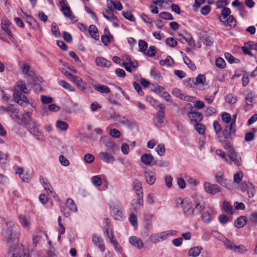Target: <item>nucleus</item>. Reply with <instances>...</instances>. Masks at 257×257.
Instances as JSON below:
<instances>
[{
  "mask_svg": "<svg viewBox=\"0 0 257 257\" xmlns=\"http://www.w3.org/2000/svg\"><path fill=\"white\" fill-rule=\"evenodd\" d=\"M28 92L25 83L23 80H19L15 87L13 94L15 101L23 107H27L29 103L28 99L25 96H22V94Z\"/></svg>",
  "mask_w": 257,
  "mask_h": 257,
  "instance_id": "1",
  "label": "nucleus"
},
{
  "mask_svg": "<svg viewBox=\"0 0 257 257\" xmlns=\"http://www.w3.org/2000/svg\"><path fill=\"white\" fill-rule=\"evenodd\" d=\"M230 9L224 7L221 11L219 19L225 26L233 28L236 26V21L233 16L230 15Z\"/></svg>",
  "mask_w": 257,
  "mask_h": 257,
  "instance_id": "2",
  "label": "nucleus"
},
{
  "mask_svg": "<svg viewBox=\"0 0 257 257\" xmlns=\"http://www.w3.org/2000/svg\"><path fill=\"white\" fill-rule=\"evenodd\" d=\"M176 232L177 231L175 230H169L153 233L150 236V241L153 243L159 242L175 235Z\"/></svg>",
  "mask_w": 257,
  "mask_h": 257,
  "instance_id": "3",
  "label": "nucleus"
},
{
  "mask_svg": "<svg viewBox=\"0 0 257 257\" xmlns=\"http://www.w3.org/2000/svg\"><path fill=\"white\" fill-rule=\"evenodd\" d=\"M111 214L116 220H121L123 217L122 205L118 202L113 203L110 207Z\"/></svg>",
  "mask_w": 257,
  "mask_h": 257,
  "instance_id": "4",
  "label": "nucleus"
},
{
  "mask_svg": "<svg viewBox=\"0 0 257 257\" xmlns=\"http://www.w3.org/2000/svg\"><path fill=\"white\" fill-rule=\"evenodd\" d=\"M177 204H180L183 212L185 215H193V208L190 202L187 199L182 200L181 198H178L176 200Z\"/></svg>",
  "mask_w": 257,
  "mask_h": 257,
  "instance_id": "5",
  "label": "nucleus"
},
{
  "mask_svg": "<svg viewBox=\"0 0 257 257\" xmlns=\"http://www.w3.org/2000/svg\"><path fill=\"white\" fill-rule=\"evenodd\" d=\"M22 71L24 78H27L30 83H32L36 78V75L30 66L24 64L22 67Z\"/></svg>",
  "mask_w": 257,
  "mask_h": 257,
  "instance_id": "6",
  "label": "nucleus"
},
{
  "mask_svg": "<svg viewBox=\"0 0 257 257\" xmlns=\"http://www.w3.org/2000/svg\"><path fill=\"white\" fill-rule=\"evenodd\" d=\"M60 5L61 7V11L66 17L69 18L72 21H76V18L73 16L72 12L66 0H62Z\"/></svg>",
  "mask_w": 257,
  "mask_h": 257,
  "instance_id": "7",
  "label": "nucleus"
},
{
  "mask_svg": "<svg viewBox=\"0 0 257 257\" xmlns=\"http://www.w3.org/2000/svg\"><path fill=\"white\" fill-rule=\"evenodd\" d=\"M204 191L209 194L214 195L221 191L220 187L217 184H211L208 182L203 183Z\"/></svg>",
  "mask_w": 257,
  "mask_h": 257,
  "instance_id": "8",
  "label": "nucleus"
},
{
  "mask_svg": "<svg viewBox=\"0 0 257 257\" xmlns=\"http://www.w3.org/2000/svg\"><path fill=\"white\" fill-rule=\"evenodd\" d=\"M92 241L95 246L97 247L101 252L105 250L104 242L103 238L96 234L92 235Z\"/></svg>",
  "mask_w": 257,
  "mask_h": 257,
  "instance_id": "9",
  "label": "nucleus"
},
{
  "mask_svg": "<svg viewBox=\"0 0 257 257\" xmlns=\"http://www.w3.org/2000/svg\"><path fill=\"white\" fill-rule=\"evenodd\" d=\"M99 159L107 164H111L115 160L114 157L107 152H100L98 154Z\"/></svg>",
  "mask_w": 257,
  "mask_h": 257,
  "instance_id": "10",
  "label": "nucleus"
},
{
  "mask_svg": "<svg viewBox=\"0 0 257 257\" xmlns=\"http://www.w3.org/2000/svg\"><path fill=\"white\" fill-rule=\"evenodd\" d=\"M144 177L146 181L149 185L155 183L156 179V174L154 170H147L144 173Z\"/></svg>",
  "mask_w": 257,
  "mask_h": 257,
  "instance_id": "11",
  "label": "nucleus"
},
{
  "mask_svg": "<svg viewBox=\"0 0 257 257\" xmlns=\"http://www.w3.org/2000/svg\"><path fill=\"white\" fill-rule=\"evenodd\" d=\"M188 116L190 121L193 122H199L203 118L202 115L200 112L193 110H191L188 113Z\"/></svg>",
  "mask_w": 257,
  "mask_h": 257,
  "instance_id": "12",
  "label": "nucleus"
},
{
  "mask_svg": "<svg viewBox=\"0 0 257 257\" xmlns=\"http://www.w3.org/2000/svg\"><path fill=\"white\" fill-rule=\"evenodd\" d=\"M115 10L111 6H107L105 12H102L103 17L108 21H113L116 19V16L113 15L112 12Z\"/></svg>",
  "mask_w": 257,
  "mask_h": 257,
  "instance_id": "13",
  "label": "nucleus"
},
{
  "mask_svg": "<svg viewBox=\"0 0 257 257\" xmlns=\"http://www.w3.org/2000/svg\"><path fill=\"white\" fill-rule=\"evenodd\" d=\"M11 25V22L7 19H3L2 20V29L10 37H13V34L9 27Z\"/></svg>",
  "mask_w": 257,
  "mask_h": 257,
  "instance_id": "14",
  "label": "nucleus"
},
{
  "mask_svg": "<svg viewBox=\"0 0 257 257\" xmlns=\"http://www.w3.org/2000/svg\"><path fill=\"white\" fill-rule=\"evenodd\" d=\"M228 156L230 160L233 162L235 165L240 166L242 164V159L241 157L237 155L235 151L229 153Z\"/></svg>",
  "mask_w": 257,
  "mask_h": 257,
  "instance_id": "15",
  "label": "nucleus"
},
{
  "mask_svg": "<svg viewBox=\"0 0 257 257\" xmlns=\"http://www.w3.org/2000/svg\"><path fill=\"white\" fill-rule=\"evenodd\" d=\"M70 80L74 83L81 91H84L85 90L84 83L82 79L79 76L73 75Z\"/></svg>",
  "mask_w": 257,
  "mask_h": 257,
  "instance_id": "16",
  "label": "nucleus"
},
{
  "mask_svg": "<svg viewBox=\"0 0 257 257\" xmlns=\"http://www.w3.org/2000/svg\"><path fill=\"white\" fill-rule=\"evenodd\" d=\"M143 205V198L138 197L137 200H133L132 204L131 210L133 213H137L141 206Z\"/></svg>",
  "mask_w": 257,
  "mask_h": 257,
  "instance_id": "17",
  "label": "nucleus"
},
{
  "mask_svg": "<svg viewBox=\"0 0 257 257\" xmlns=\"http://www.w3.org/2000/svg\"><path fill=\"white\" fill-rule=\"evenodd\" d=\"M133 186L138 197L143 198V193L141 182L139 180H136L133 182Z\"/></svg>",
  "mask_w": 257,
  "mask_h": 257,
  "instance_id": "18",
  "label": "nucleus"
},
{
  "mask_svg": "<svg viewBox=\"0 0 257 257\" xmlns=\"http://www.w3.org/2000/svg\"><path fill=\"white\" fill-rule=\"evenodd\" d=\"M154 157L150 154L145 153L140 158L141 162L147 166H151Z\"/></svg>",
  "mask_w": 257,
  "mask_h": 257,
  "instance_id": "19",
  "label": "nucleus"
},
{
  "mask_svg": "<svg viewBox=\"0 0 257 257\" xmlns=\"http://www.w3.org/2000/svg\"><path fill=\"white\" fill-rule=\"evenodd\" d=\"M95 62L97 66L102 67H109L111 65V62L110 61L101 57H97Z\"/></svg>",
  "mask_w": 257,
  "mask_h": 257,
  "instance_id": "20",
  "label": "nucleus"
},
{
  "mask_svg": "<svg viewBox=\"0 0 257 257\" xmlns=\"http://www.w3.org/2000/svg\"><path fill=\"white\" fill-rule=\"evenodd\" d=\"M129 242L131 244L139 248L143 247L144 243L142 240L139 237L136 236H131L129 238Z\"/></svg>",
  "mask_w": 257,
  "mask_h": 257,
  "instance_id": "21",
  "label": "nucleus"
},
{
  "mask_svg": "<svg viewBox=\"0 0 257 257\" xmlns=\"http://www.w3.org/2000/svg\"><path fill=\"white\" fill-rule=\"evenodd\" d=\"M120 0H106L107 6H111L115 10L121 11L122 9V6L119 2Z\"/></svg>",
  "mask_w": 257,
  "mask_h": 257,
  "instance_id": "22",
  "label": "nucleus"
},
{
  "mask_svg": "<svg viewBox=\"0 0 257 257\" xmlns=\"http://www.w3.org/2000/svg\"><path fill=\"white\" fill-rule=\"evenodd\" d=\"M105 35L102 36L101 41L105 45H107L113 39V37L111 35L107 28L104 29Z\"/></svg>",
  "mask_w": 257,
  "mask_h": 257,
  "instance_id": "23",
  "label": "nucleus"
},
{
  "mask_svg": "<svg viewBox=\"0 0 257 257\" xmlns=\"http://www.w3.org/2000/svg\"><path fill=\"white\" fill-rule=\"evenodd\" d=\"M24 169L23 167H17L15 168V173L18 174L21 180L24 182H29V178L26 174H24Z\"/></svg>",
  "mask_w": 257,
  "mask_h": 257,
  "instance_id": "24",
  "label": "nucleus"
},
{
  "mask_svg": "<svg viewBox=\"0 0 257 257\" xmlns=\"http://www.w3.org/2000/svg\"><path fill=\"white\" fill-rule=\"evenodd\" d=\"M164 118V114L162 112H158L157 115L154 118V123L158 127H161L164 123L163 119Z\"/></svg>",
  "mask_w": 257,
  "mask_h": 257,
  "instance_id": "25",
  "label": "nucleus"
},
{
  "mask_svg": "<svg viewBox=\"0 0 257 257\" xmlns=\"http://www.w3.org/2000/svg\"><path fill=\"white\" fill-rule=\"evenodd\" d=\"M88 32L92 38L96 41L99 40V36L98 33V30L95 25H90L88 29Z\"/></svg>",
  "mask_w": 257,
  "mask_h": 257,
  "instance_id": "26",
  "label": "nucleus"
},
{
  "mask_svg": "<svg viewBox=\"0 0 257 257\" xmlns=\"http://www.w3.org/2000/svg\"><path fill=\"white\" fill-rule=\"evenodd\" d=\"M122 66L125 68L126 71L132 72L138 66V62L131 60L127 63H122Z\"/></svg>",
  "mask_w": 257,
  "mask_h": 257,
  "instance_id": "27",
  "label": "nucleus"
},
{
  "mask_svg": "<svg viewBox=\"0 0 257 257\" xmlns=\"http://www.w3.org/2000/svg\"><path fill=\"white\" fill-rule=\"evenodd\" d=\"M20 222L23 227L25 228H29L30 225V218L25 215H20L19 216Z\"/></svg>",
  "mask_w": 257,
  "mask_h": 257,
  "instance_id": "28",
  "label": "nucleus"
},
{
  "mask_svg": "<svg viewBox=\"0 0 257 257\" xmlns=\"http://www.w3.org/2000/svg\"><path fill=\"white\" fill-rule=\"evenodd\" d=\"M202 249V247L200 246H194L189 250L188 254L193 257L198 256L200 254Z\"/></svg>",
  "mask_w": 257,
  "mask_h": 257,
  "instance_id": "29",
  "label": "nucleus"
},
{
  "mask_svg": "<svg viewBox=\"0 0 257 257\" xmlns=\"http://www.w3.org/2000/svg\"><path fill=\"white\" fill-rule=\"evenodd\" d=\"M204 209V204L202 200L196 202V205L194 208L193 209V215L197 214L200 213Z\"/></svg>",
  "mask_w": 257,
  "mask_h": 257,
  "instance_id": "30",
  "label": "nucleus"
},
{
  "mask_svg": "<svg viewBox=\"0 0 257 257\" xmlns=\"http://www.w3.org/2000/svg\"><path fill=\"white\" fill-rule=\"evenodd\" d=\"M94 88L96 91L101 93H109L110 92L109 87L104 85H94Z\"/></svg>",
  "mask_w": 257,
  "mask_h": 257,
  "instance_id": "31",
  "label": "nucleus"
},
{
  "mask_svg": "<svg viewBox=\"0 0 257 257\" xmlns=\"http://www.w3.org/2000/svg\"><path fill=\"white\" fill-rule=\"evenodd\" d=\"M246 223V219L245 216H240L234 221V225L238 228L243 227Z\"/></svg>",
  "mask_w": 257,
  "mask_h": 257,
  "instance_id": "32",
  "label": "nucleus"
},
{
  "mask_svg": "<svg viewBox=\"0 0 257 257\" xmlns=\"http://www.w3.org/2000/svg\"><path fill=\"white\" fill-rule=\"evenodd\" d=\"M178 40L182 43H187L189 45L192 46L194 43V41L191 37H185L181 34L178 35Z\"/></svg>",
  "mask_w": 257,
  "mask_h": 257,
  "instance_id": "33",
  "label": "nucleus"
},
{
  "mask_svg": "<svg viewBox=\"0 0 257 257\" xmlns=\"http://www.w3.org/2000/svg\"><path fill=\"white\" fill-rule=\"evenodd\" d=\"M66 204L67 207L71 211L76 212L77 211V206L74 201L71 198L66 200Z\"/></svg>",
  "mask_w": 257,
  "mask_h": 257,
  "instance_id": "34",
  "label": "nucleus"
},
{
  "mask_svg": "<svg viewBox=\"0 0 257 257\" xmlns=\"http://www.w3.org/2000/svg\"><path fill=\"white\" fill-rule=\"evenodd\" d=\"M24 252V248L22 245H17L14 249L13 257H21Z\"/></svg>",
  "mask_w": 257,
  "mask_h": 257,
  "instance_id": "35",
  "label": "nucleus"
},
{
  "mask_svg": "<svg viewBox=\"0 0 257 257\" xmlns=\"http://www.w3.org/2000/svg\"><path fill=\"white\" fill-rule=\"evenodd\" d=\"M254 94L249 91L246 94L245 96V101L247 105L251 106L254 100Z\"/></svg>",
  "mask_w": 257,
  "mask_h": 257,
  "instance_id": "36",
  "label": "nucleus"
},
{
  "mask_svg": "<svg viewBox=\"0 0 257 257\" xmlns=\"http://www.w3.org/2000/svg\"><path fill=\"white\" fill-rule=\"evenodd\" d=\"M56 127L61 131H66L69 125L68 123L63 120H58L56 123Z\"/></svg>",
  "mask_w": 257,
  "mask_h": 257,
  "instance_id": "37",
  "label": "nucleus"
},
{
  "mask_svg": "<svg viewBox=\"0 0 257 257\" xmlns=\"http://www.w3.org/2000/svg\"><path fill=\"white\" fill-rule=\"evenodd\" d=\"M41 183L42 184L43 187L46 191L49 193H52L53 188L51 185L48 182L46 178H40Z\"/></svg>",
  "mask_w": 257,
  "mask_h": 257,
  "instance_id": "38",
  "label": "nucleus"
},
{
  "mask_svg": "<svg viewBox=\"0 0 257 257\" xmlns=\"http://www.w3.org/2000/svg\"><path fill=\"white\" fill-rule=\"evenodd\" d=\"M174 60L171 56H167L165 59L161 60L159 61V64L161 66H166L167 67H170L172 66V63H173Z\"/></svg>",
  "mask_w": 257,
  "mask_h": 257,
  "instance_id": "39",
  "label": "nucleus"
},
{
  "mask_svg": "<svg viewBox=\"0 0 257 257\" xmlns=\"http://www.w3.org/2000/svg\"><path fill=\"white\" fill-rule=\"evenodd\" d=\"M58 84L69 91L73 92L75 90L73 86L64 80H60L59 81Z\"/></svg>",
  "mask_w": 257,
  "mask_h": 257,
  "instance_id": "40",
  "label": "nucleus"
},
{
  "mask_svg": "<svg viewBox=\"0 0 257 257\" xmlns=\"http://www.w3.org/2000/svg\"><path fill=\"white\" fill-rule=\"evenodd\" d=\"M183 60L185 64L192 71L196 69L195 64L186 56L183 57Z\"/></svg>",
  "mask_w": 257,
  "mask_h": 257,
  "instance_id": "41",
  "label": "nucleus"
},
{
  "mask_svg": "<svg viewBox=\"0 0 257 257\" xmlns=\"http://www.w3.org/2000/svg\"><path fill=\"white\" fill-rule=\"evenodd\" d=\"M223 243L226 248L234 252L236 245L233 242L227 238H225L223 240Z\"/></svg>",
  "mask_w": 257,
  "mask_h": 257,
  "instance_id": "42",
  "label": "nucleus"
},
{
  "mask_svg": "<svg viewBox=\"0 0 257 257\" xmlns=\"http://www.w3.org/2000/svg\"><path fill=\"white\" fill-rule=\"evenodd\" d=\"M105 146H106L108 150L114 152L116 151L117 149L116 144L111 140H108L106 142Z\"/></svg>",
  "mask_w": 257,
  "mask_h": 257,
  "instance_id": "43",
  "label": "nucleus"
},
{
  "mask_svg": "<svg viewBox=\"0 0 257 257\" xmlns=\"http://www.w3.org/2000/svg\"><path fill=\"white\" fill-rule=\"evenodd\" d=\"M195 130L200 135H202L205 133L206 127L205 126L200 123H197L194 125Z\"/></svg>",
  "mask_w": 257,
  "mask_h": 257,
  "instance_id": "44",
  "label": "nucleus"
},
{
  "mask_svg": "<svg viewBox=\"0 0 257 257\" xmlns=\"http://www.w3.org/2000/svg\"><path fill=\"white\" fill-rule=\"evenodd\" d=\"M223 208L225 212L229 214H232L233 208L229 202L224 201L223 203Z\"/></svg>",
  "mask_w": 257,
  "mask_h": 257,
  "instance_id": "45",
  "label": "nucleus"
},
{
  "mask_svg": "<svg viewBox=\"0 0 257 257\" xmlns=\"http://www.w3.org/2000/svg\"><path fill=\"white\" fill-rule=\"evenodd\" d=\"M92 184L96 187H99L102 184V179L98 175H95L91 178Z\"/></svg>",
  "mask_w": 257,
  "mask_h": 257,
  "instance_id": "46",
  "label": "nucleus"
},
{
  "mask_svg": "<svg viewBox=\"0 0 257 257\" xmlns=\"http://www.w3.org/2000/svg\"><path fill=\"white\" fill-rule=\"evenodd\" d=\"M51 32L53 35L57 38L60 37L61 34L59 31V29L56 24V23L53 22L51 26Z\"/></svg>",
  "mask_w": 257,
  "mask_h": 257,
  "instance_id": "47",
  "label": "nucleus"
},
{
  "mask_svg": "<svg viewBox=\"0 0 257 257\" xmlns=\"http://www.w3.org/2000/svg\"><path fill=\"white\" fill-rule=\"evenodd\" d=\"M225 100L230 104H234L237 101V98L232 94L229 93L225 97Z\"/></svg>",
  "mask_w": 257,
  "mask_h": 257,
  "instance_id": "48",
  "label": "nucleus"
},
{
  "mask_svg": "<svg viewBox=\"0 0 257 257\" xmlns=\"http://www.w3.org/2000/svg\"><path fill=\"white\" fill-rule=\"evenodd\" d=\"M139 51L146 53V51L148 48V44L144 40H140L139 41Z\"/></svg>",
  "mask_w": 257,
  "mask_h": 257,
  "instance_id": "49",
  "label": "nucleus"
},
{
  "mask_svg": "<svg viewBox=\"0 0 257 257\" xmlns=\"http://www.w3.org/2000/svg\"><path fill=\"white\" fill-rule=\"evenodd\" d=\"M165 145L163 144H159L156 148V151L160 156H162L165 155Z\"/></svg>",
  "mask_w": 257,
  "mask_h": 257,
  "instance_id": "50",
  "label": "nucleus"
},
{
  "mask_svg": "<svg viewBox=\"0 0 257 257\" xmlns=\"http://www.w3.org/2000/svg\"><path fill=\"white\" fill-rule=\"evenodd\" d=\"M215 154L217 156L221 157L223 160H224L227 163L231 164V162L229 161L226 157L225 153L220 149H217L215 151Z\"/></svg>",
  "mask_w": 257,
  "mask_h": 257,
  "instance_id": "51",
  "label": "nucleus"
},
{
  "mask_svg": "<svg viewBox=\"0 0 257 257\" xmlns=\"http://www.w3.org/2000/svg\"><path fill=\"white\" fill-rule=\"evenodd\" d=\"M243 178V173L241 171H237L233 176V181L236 183L240 182Z\"/></svg>",
  "mask_w": 257,
  "mask_h": 257,
  "instance_id": "52",
  "label": "nucleus"
},
{
  "mask_svg": "<svg viewBox=\"0 0 257 257\" xmlns=\"http://www.w3.org/2000/svg\"><path fill=\"white\" fill-rule=\"evenodd\" d=\"M166 43L168 46L174 48L177 45V42L173 38H168L166 40Z\"/></svg>",
  "mask_w": 257,
  "mask_h": 257,
  "instance_id": "53",
  "label": "nucleus"
},
{
  "mask_svg": "<svg viewBox=\"0 0 257 257\" xmlns=\"http://www.w3.org/2000/svg\"><path fill=\"white\" fill-rule=\"evenodd\" d=\"M219 184L228 189H231L232 188L233 183L231 181L225 179L223 181H222V183H220Z\"/></svg>",
  "mask_w": 257,
  "mask_h": 257,
  "instance_id": "54",
  "label": "nucleus"
},
{
  "mask_svg": "<svg viewBox=\"0 0 257 257\" xmlns=\"http://www.w3.org/2000/svg\"><path fill=\"white\" fill-rule=\"evenodd\" d=\"M247 251L246 247L242 244L236 245L234 252L237 253H243Z\"/></svg>",
  "mask_w": 257,
  "mask_h": 257,
  "instance_id": "55",
  "label": "nucleus"
},
{
  "mask_svg": "<svg viewBox=\"0 0 257 257\" xmlns=\"http://www.w3.org/2000/svg\"><path fill=\"white\" fill-rule=\"evenodd\" d=\"M147 56L150 57H153L156 54V49L154 46H151L147 50V52L145 53Z\"/></svg>",
  "mask_w": 257,
  "mask_h": 257,
  "instance_id": "56",
  "label": "nucleus"
},
{
  "mask_svg": "<svg viewBox=\"0 0 257 257\" xmlns=\"http://www.w3.org/2000/svg\"><path fill=\"white\" fill-rule=\"evenodd\" d=\"M123 16L127 20H129L131 22H134L135 21V19L132 14V13L130 12H122Z\"/></svg>",
  "mask_w": 257,
  "mask_h": 257,
  "instance_id": "57",
  "label": "nucleus"
},
{
  "mask_svg": "<svg viewBox=\"0 0 257 257\" xmlns=\"http://www.w3.org/2000/svg\"><path fill=\"white\" fill-rule=\"evenodd\" d=\"M242 50L244 53L251 55L250 50H252L251 48V45L250 42L244 44V46L242 47Z\"/></svg>",
  "mask_w": 257,
  "mask_h": 257,
  "instance_id": "58",
  "label": "nucleus"
},
{
  "mask_svg": "<svg viewBox=\"0 0 257 257\" xmlns=\"http://www.w3.org/2000/svg\"><path fill=\"white\" fill-rule=\"evenodd\" d=\"M94 156L91 154H86L84 157V160L86 163L90 164L94 160Z\"/></svg>",
  "mask_w": 257,
  "mask_h": 257,
  "instance_id": "59",
  "label": "nucleus"
},
{
  "mask_svg": "<svg viewBox=\"0 0 257 257\" xmlns=\"http://www.w3.org/2000/svg\"><path fill=\"white\" fill-rule=\"evenodd\" d=\"M159 17L162 19L171 20L173 18L170 13L162 12L159 14Z\"/></svg>",
  "mask_w": 257,
  "mask_h": 257,
  "instance_id": "60",
  "label": "nucleus"
},
{
  "mask_svg": "<svg viewBox=\"0 0 257 257\" xmlns=\"http://www.w3.org/2000/svg\"><path fill=\"white\" fill-rule=\"evenodd\" d=\"M109 134L112 137L114 138H118L120 137L121 135L120 132L115 128L111 129L110 130Z\"/></svg>",
  "mask_w": 257,
  "mask_h": 257,
  "instance_id": "61",
  "label": "nucleus"
},
{
  "mask_svg": "<svg viewBox=\"0 0 257 257\" xmlns=\"http://www.w3.org/2000/svg\"><path fill=\"white\" fill-rule=\"evenodd\" d=\"M216 66L220 68H223L225 66L224 60L221 58H218L216 60Z\"/></svg>",
  "mask_w": 257,
  "mask_h": 257,
  "instance_id": "62",
  "label": "nucleus"
},
{
  "mask_svg": "<svg viewBox=\"0 0 257 257\" xmlns=\"http://www.w3.org/2000/svg\"><path fill=\"white\" fill-rule=\"evenodd\" d=\"M41 100L43 104H49L52 102L53 98L50 96L42 95L41 96Z\"/></svg>",
  "mask_w": 257,
  "mask_h": 257,
  "instance_id": "63",
  "label": "nucleus"
},
{
  "mask_svg": "<svg viewBox=\"0 0 257 257\" xmlns=\"http://www.w3.org/2000/svg\"><path fill=\"white\" fill-rule=\"evenodd\" d=\"M59 160L62 165L65 167L68 166L69 165L70 163L69 160L63 155L60 156Z\"/></svg>",
  "mask_w": 257,
  "mask_h": 257,
  "instance_id": "64",
  "label": "nucleus"
}]
</instances>
